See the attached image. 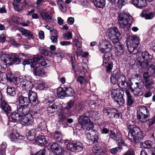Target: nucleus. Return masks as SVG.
<instances>
[{
    "label": "nucleus",
    "instance_id": "obj_1",
    "mask_svg": "<svg viewBox=\"0 0 155 155\" xmlns=\"http://www.w3.org/2000/svg\"><path fill=\"white\" fill-rule=\"evenodd\" d=\"M128 128L129 129L128 139L130 141L133 140L136 143L141 142L144 137L141 130L139 127L131 125H129Z\"/></svg>",
    "mask_w": 155,
    "mask_h": 155
},
{
    "label": "nucleus",
    "instance_id": "obj_2",
    "mask_svg": "<svg viewBox=\"0 0 155 155\" xmlns=\"http://www.w3.org/2000/svg\"><path fill=\"white\" fill-rule=\"evenodd\" d=\"M127 45L128 51L130 53L136 54L138 53V48L140 39L136 35L130 36L127 39Z\"/></svg>",
    "mask_w": 155,
    "mask_h": 155
},
{
    "label": "nucleus",
    "instance_id": "obj_3",
    "mask_svg": "<svg viewBox=\"0 0 155 155\" xmlns=\"http://www.w3.org/2000/svg\"><path fill=\"white\" fill-rule=\"evenodd\" d=\"M131 17L124 12H121L118 15V22L120 27L128 31L130 27L132 21L130 20Z\"/></svg>",
    "mask_w": 155,
    "mask_h": 155
},
{
    "label": "nucleus",
    "instance_id": "obj_4",
    "mask_svg": "<svg viewBox=\"0 0 155 155\" xmlns=\"http://www.w3.org/2000/svg\"><path fill=\"white\" fill-rule=\"evenodd\" d=\"M28 107H24L23 106L17 105V110L11 114V119L12 121L17 122L21 119V117L25 114L29 112Z\"/></svg>",
    "mask_w": 155,
    "mask_h": 155
},
{
    "label": "nucleus",
    "instance_id": "obj_5",
    "mask_svg": "<svg viewBox=\"0 0 155 155\" xmlns=\"http://www.w3.org/2000/svg\"><path fill=\"white\" fill-rule=\"evenodd\" d=\"M103 115L106 116L108 118L111 119H120L122 117V114L117 109L110 107H105L102 110Z\"/></svg>",
    "mask_w": 155,
    "mask_h": 155
},
{
    "label": "nucleus",
    "instance_id": "obj_6",
    "mask_svg": "<svg viewBox=\"0 0 155 155\" xmlns=\"http://www.w3.org/2000/svg\"><path fill=\"white\" fill-rule=\"evenodd\" d=\"M124 94V91L119 88L114 89L111 92V97L115 102L120 106L123 105L125 103V100L123 98Z\"/></svg>",
    "mask_w": 155,
    "mask_h": 155
},
{
    "label": "nucleus",
    "instance_id": "obj_7",
    "mask_svg": "<svg viewBox=\"0 0 155 155\" xmlns=\"http://www.w3.org/2000/svg\"><path fill=\"white\" fill-rule=\"evenodd\" d=\"M78 122L81 126V128L86 131L89 130L94 128L93 122L91 121L89 117L85 114L80 117L78 119Z\"/></svg>",
    "mask_w": 155,
    "mask_h": 155
},
{
    "label": "nucleus",
    "instance_id": "obj_8",
    "mask_svg": "<svg viewBox=\"0 0 155 155\" xmlns=\"http://www.w3.org/2000/svg\"><path fill=\"white\" fill-rule=\"evenodd\" d=\"M150 113L146 107L142 106L139 107L137 111V118L139 120L142 122L147 121Z\"/></svg>",
    "mask_w": 155,
    "mask_h": 155
},
{
    "label": "nucleus",
    "instance_id": "obj_9",
    "mask_svg": "<svg viewBox=\"0 0 155 155\" xmlns=\"http://www.w3.org/2000/svg\"><path fill=\"white\" fill-rule=\"evenodd\" d=\"M68 150L73 152H79L83 150V146L80 142L74 140L70 141L67 144Z\"/></svg>",
    "mask_w": 155,
    "mask_h": 155
},
{
    "label": "nucleus",
    "instance_id": "obj_10",
    "mask_svg": "<svg viewBox=\"0 0 155 155\" xmlns=\"http://www.w3.org/2000/svg\"><path fill=\"white\" fill-rule=\"evenodd\" d=\"M108 35L109 38L114 44L119 41V37L120 34L116 27L110 28L108 30Z\"/></svg>",
    "mask_w": 155,
    "mask_h": 155
},
{
    "label": "nucleus",
    "instance_id": "obj_11",
    "mask_svg": "<svg viewBox=\"0 0 155 155\" xmlns=\"http://www.w3.org/2000/svg\"><path fill=\"white\" fill-rule=\"evenodd\" d=\"M9 134L8 137L11 140L17 143H21L24 139V137L18 133L13 130L12 127H10L8 129Z\"/></svg>",
    "mask_w": 155,
    "mask_h": 155
},
{
    "label": "nucleus",
    "instance_id": "obj_12",
    "mask_svg": "<svg viewBox=\"0 0 155 155\" xmlns=\"http://www.w3.org/2000/svg\"><path fill=\"white\" fill-rule=\"evenodd\" d=\"M130 91L134 95H137L139 94L143 89V85L141 82H140L131 83H129L128 86Z\"/></svg>",
    "mask_w": 155,
    "mask_h": 155
},
{
    "label": "nucleus",
    "instance_id": "obj_13",
    "mask_svg": "<svg viewBox=\"0 0 155 155\" xmlns=\"http://www.w3.org/2000/svg\"><path fill=\"white\" fill-rule=\"evenodd\" d=\"M143 82L142 84H144L146 89L151 90L153 88V85L154 82L153 80L150 79V76L147 72H145L143 75Z\"/></svg>",
    "mask_w": 155,
    "mask_h": 155
},
{
    "label": "nucleus",
    "instance_id": "obj_14",
    "mask_svg": "<svg viewBox=\"0 0 155 155\" xmlns=\"http://www.w3.org/2000/svg\"><path fill=\"white\" fill-rule=\"evenodd\" d=\"M43 58V57L41 55H35L34 57L31 58H28L25 59L22 61V64L25 65L26 64H31V67H33L36 63V62L38 61Z\"/></svg>",
    "mask_w": 155,
    "mask_h": 155
},
{
    "label": "nucleus",
    "instance_id": "obj_15",
    "mask_svg": "<svg viewBox=\"0 0 155 155\" xmlns=\"http://www.w3.org/2000/svg\"><path fill=\"white\" fill-rule=\"evenodd\" d=\"M20 78L21 77L19 78L20 82L18 84L20 88L30 91L33 87V84L31 81L26 80H22Z\"/></svg>",
    "mask_w": 155,
    "mask_h": 155
},
{
    "label": "nucleus",
    "instance_id": "obj_16",
    "mask_svg": "<svg viewBox=\"0 0 155 155\" xmlns=\"http://www.w3.org/2000/svg\"><path fill=\"white\" fill-rule=\"evenodd\" d=\"M87 138L89 142L92 144L97 143L98 141L99 137L96 132L91 130L86 134Z\"/></svg>",
    "mask_w": 155,
    "mask_h": 155
},
{
    "label": "nucleus",
    "instance_id": "obj_17",
    "mask_svg": "<svg viewBox=\"0 0 155 155\" xmlns=\"http://www.w3.org/2000/svg\"><path fill=\"white\" fill-rule=\"evenodd\" d=\"M122 75L118 69H115L111 74L110 77L111 83L114 84H115L117 83L119 79Z\"/></svg>",
    "mask_w": 155,
    "mask_h": 155
},
{
    "label": "nucleus",
    "instance_id": "obj_18",
    "mask_svg": "<svg viewBox=\"0 0 155 155\" xmlns=\"http://www.w3.org/2000/svg\"><path fill=\"white\" fill-rule=\"evenodd\" d=\"M21 118L20 120L21 123L22 125L26 126L29 125L33 117L31 114L28 113L25 114Z\"/></svg>",
    "mask_w": 155,
    "mask_h": 155
},
{
    "label": "nucleus",
    "instance_id": "obj_19",
    "mask_svg": "<svg viewBox=\"0 0 155 155\" xmlns=\"http://www.w3.org/2000/svg\"><path fill=\"white\" fill-rule=\"evenodd\" d=\"M99 47V50L102 53L106 51H110L112 48L111 44L106 41H104L100 43Z\"/></svg>",
    "mask_w": 155,
    "mask_h": 155
},
{
    "label": "nucleus",
    "instance_id": "obj_20",
    "mask_svg": "<svg viewBox=\"0 0 155 155\" xmlns=\"http://www.w3.org/2000/svg\"><path fill=\"white\" fill-rule=\"evenodd\" d=\"M32 68H34L33 74L35 75L42 77L45 74L43 68L40 66V64L36 63Z\"/></svg>",
    "mask_w": 155,
    "mask_h": 155
},
{
    "label": "nucleus",
    "instance_id": "obj_21",
    "mask_svg": "<svg viewBox=\"0 0 155 155\" xmlns=\"http://www.w3.org/2000/svg\"><path fill=\"white\" fill-rule=\"evenodd\" d=\"M17 101L18 103V105L23 106L24 107H28V105L30 104L28 97H25L21 95L18 96Z\"/></svg>",
    "mask_w": 155,
    "mask_h": 155
},
{
    "label": "nucleus",
    "instance_id": "obj_22",
    "mask_svg": "<svg viewBox=\"0 0 155 155\" xmlns=\"http://www.w3.org/2000/svg\"><path fill=\"white\" fill-rule=\"evenodd\" d=\"M28 97L30 103H32L33 105H35L38 104L37 94L35 92L32 91L29 92Z\"/></svg>",
    "mask_w": 155,
    "mask_h": 155
},
{
    "label": "nucleus",
    "instance_id": "obj_23",
    "mask_svg": "<svg viewBox=\"0 0 155 155\" xmlns=\"http://www.w3.org/2000/svg\"><path fill=\"white\" fill-rule=\"evenodd\" d=\"M1 106L2 109L8 116V114L11 113L12 109L11 107L5 101H2L1 104Z\"/></svg>",
    "mask_w": 155,
    "mask_h": 155
},
{
    "label": "nucleus",
    "instance_id": "obj_24",
    "mask_svg": "<svg viewBox=\"0 0 155 155\" xmlns=\"http://www.w3.org/2000/svg\"><path fill=\"white\" fill-rule=\"evenodd\" d=\"M141 16L144 18L146 19H151L155 15V13L152 12L148 10H144L142 11L140 14Z\"/></svg>",
    "mask_w": 155,
    "mask_h": 155
},
{
    "label": "nucleus",
    "instance_id": "obj_25",
    "mask_svg": "<svg viewBox=\"0 0 155 155\" xmlns=\"http://www.w3.org/2000/svg\"><path fill=\"white\" fill-rule=\"evenodd\" d=\"M36 132V130L35 128H33L31 129H27L26 130V135L29 140L32 141L35 138Z\"/></svg>",
    "mask_w": 155,
    "mask_h": 155
},
{
    "label": "nucleus",
    "instance_id": "obj_26",
    "mask_svg": "<svg viewBox=\"0 0 155 155\" xmlns=\"http://www.w3.org/2000/svg\"><path fill=\"white\" fill-rule=\"evenodd\" d=\"M117 84H120L121 87L124 89H126L129 85V83L127 81L126 78L122 75L119 79Z\"/></svg>",
    "mask_w": 155,
    "mask_h": 155
},
{
    "label": "nucleus",
    "instance_id": "obj_27",
    "mask_svg": "<svg viewBox=\"0 0 155 155\" xmlns=\"http://www.w3.org/2000/svg\"><path fill=\"white\" fill-rule=\"evenodd\" d=\"M131 2L133 4L139 8L144 7L147 5L146 0H132Z\"/></svg>",
    "mask_w": 155,
    "mask_h": 155
},
{
    "label": "nucleus",
    "instance_id": "obj_28",
    "mask_svg": "<svg viewBox=\"0 0 155 155\" xmlns=\"http://www.w3.org/2000/svg\"><path fill=\"white\" fill-rule=\"evenodd\" d=\"M1 61L4 63L3 64L7 65L11 63V57L7 54H3L0 56Z\"/></svg>",
    "mask_w": 155,
    "mask_h": 155
},
{
    "label": "nucleus",
    "instance_id": "obj_29",
    "mask_svg": "<svg viewBox=\"0 0 155 155\" xmlns=\"http://www.w3.org/2000/svg\"><path fill=\"white\" fill-rule=\"evenodd\" d=\"M125 93L127 95V104L128 107H131L134 104V100L129 91L126 90Z\"/></svg>",
    "mask_w": 155,
    "mask_h": 155
},
{
    "label": "nucleus",
    "instance_id": "obj_30",
    "mask_svg": "<svg viewBox=\"0 0 155 155\" xmlns=\"http://www.w3.org/2000/svg\"><path fill=\"white\" fill-rule=\"evenodd\" d=\"M40 15L42 19L46 21L51 20L52 16V14L50 12L45 11L40 12Z\"/></svg>",
    "mask_w": 155,
    "mask_h": 155
},
{
    "label": "nucleus",
    "instance_id": "obj_31",
    "mask_svg": "<svg viewBox=\"0 0 155 155\" xmlns=\"http://www.w3.org/2000/svg\"><path fill=\"white\" fill-rule=\"evenodd\" d=\"M19 31L21 32L22 35L28 38H33L32 32L30 31L24 29L23 28H20Z\"/></svg>",
    "mask_w": 155,
    "mask_h": 155
},
{
    "label": "nucleus",
    "instance_id": "obj_32",
    "mask_svg": "<svg viewBox=\"0 0 155 155\" xmlns=\"http://www.w3.org/2000/svg\"><path fill=\"white\" fill-rule=\"evenodd\" d=\"M137 61L138 65L142 68H148L150 64L149 62L148 61L141 59V58H138Z\"/></svg>",
    "mask_w": 155,
    "mask_h": 155
},
{
    "label": "nucleus",
    "instance_id": "obj_33",
    "mask_svg": "<svg viewBox=\"0 0 155 155\" xmlns=\"http://www.w3.org/2000/svg\"><path fill=\"white\" fill-rule=\"evenodd\" d=\"M115 54L116 56L120 57L123 55L124 52L123 46L122 45H118L115 46Z\"/></svg>",
    "mask_w": 155,
    "mask_h": 155
},
{
    "label": "nucleus",
    "instance_id": "obj_34",
    "mask_svg": "<svg viewBox=\"0 0 155 155\" xmlns=\"http://www.w3.org/2000/svg\"><path fill=\"white\" fill-rule=\"evenodd\" d=\"M58 104L54 102H51L49 104V107L47 108L48 110L51 111V113H54L58 109Z\"/></svg>",
    "mask_w": 155,
    "mask_h": 155
},
{
    "label": "nucleus",
    "instance_id": "obj_35",
    "mask_svg": "<svg viewBox=\"0 0 155 155\" xmlns=\"http://www.w3.org/2000/svg\"><path fill=\"white\" fill-rule=\"evenodd\" d=\"M109 51H105V52L104 54V59L102 64L103 66H104V64H106L107 62L111 61V59H110L111 56V54L109 52Z\"/></svg>",
    "mask_w": 155,
    "mask_h": 155
},
{
    "label": "nucleus",
    "instance_id": "obj_36",
    "mask_svg": "<svg viewBox=\"0 0 155 155\" xmlns=\"http://www.w3.org/2000/svg\"><path fill=\"white\" fill-rule=\"evenodd\" d=\"M142 58L141 59L145 61H147L149 59L152 60L153 58V57L152 55L150 54L147 51H144L141 54Z\"/></svg>",
    "mask_w": 155,
    "mask_h": 155
},
{
    "label": "nucleus",
    "instance_id": "obj_37",
    "mask_svg": "<svg viewBox=\"0 0 155 155\" xmlns=\"http://www.w3.org/2000/svg\"><path fill=\"white\" fill-rule=\"evenodd\" d=\"M94 5L98 8H103L105 6V0H94Z\"/></svg>",
    "mask_w": 155,
    "mask_h": 155
},
{
    "label": "nucleus",
    "instance_id": "obj_38",
    "mask_svg": "<svg viewBox=\"0 0 155 155\" xmlns=\"http://www.w3.org/2000/svg\"><path fill=\"white\" fill-rule=\"evenodd\" d=\"M57 2L61 11L64 13L65 12L67 11V8L64 2L62 0H59L57 1Z\"/></svg>",
    "mask_w": 155,
    "mask_h": 155
},
{
    "label": "nucleus",
    "instance_id": "obj_39",
    "mask_svg": "<svg viewBox=\"0 0 155 155\" xmlns=\"http://www.w3.org/2000/svg\"><path fill=\"white\" fill-rule=\"evenodd\" d=\"M6 93L8 95L14 96L15 95V88L10 86H7L6 88Z\"/></svg>",
    "mask_w": 155,
    "mask_h": 155
},
{
    "label": "nucleus",
    "instance_id": "obj_40",
    "mask_svg": "<svg viewBox=\"0 0 155 155\" xmlns=\"http://www.w3.org/2000/svg\"><path fill=\"white\" fill-rule=\"evenodd\" d=\"M7 144L5 142H3L0 145V155H6Z\"/></svg>",
    "mask_w": 155,
    "mask_h": 155
},
{
    "label": "nucleus",
    "instance_id": "obj_41",
    "mask_svg": "<svg viewBox=\"0 0 155 155\" xmlns=\"http://www.w3.org/2000/svg\"><path fill=\"white\" fill-rule=\"evenodd\" d=\"M64 89L65 91L66 96H72L74 94V90L71 87H64Z\"/></svg>",
    "mask_w": 155,
    "mask_h": 155
},
{
    "label": "nucleus",
    "instance_id": "obj_42",
    "mask_svg": "<svg viewBox=\"0 0 155 155\" xmlns=\"http://www.w3.org/2000/svg\"><path fill=\"white\" fill-rule=\"evenodd\" d=\"M22 55V54H20L18 56L16 54H15L13 56V58H12L11 57V63L12 64H18L21 61L20 58H19V56Z\"/></svg>",
    "mask_w": 155,
    "mask_h": 155
},
{
    "label": "nucleus",
    "instance_id": "obj_43",
    "mask_svg": "<svg viewBox=\"0 0 155 155\" xmlns=\"http://www.w3.org/2000/svg\"><path fill=\"white\" fill-rule=\"evenodd\" d=\"M148 74L150 76H153L155 75V65L154 64H150L148 68Z\"/></svg>",
    "mask_w": 155,
    "mask_h": 155
},
{
    "label": "nucleus",
    "instance_id": "obj_44",
    "mask_svg": "<svg viewBox=\"0 0 155 155\" xmlns=\"http://www.w3.org/2000/svg\"><path fill=\"white\" fill-rule=\"evenodd\" d=\"M35 140L37 143L41 144H45L46 143V139L44 136H38L35 139Z\"/></svg>",
    "mask_w": 155,
    "mask_h": 155
},
{
    "label": "nucleus",
    "instance_id": "obj_45",
    "mask_svg": "<svg viewBox=\"0 0 155 155\" xmlns=\"http://www.w3.org/2000/svg\"><path fill=\"white\" fill-rule=\"evenodd\" d=\"M105 67L106 68V72L107 73L110 72L113 67V63L111 61L107 62L106 64H104Z\"/></svg>",
    "mask_w": 155,
    "mask_h": 155
},
{
    "label": "nucleus",
    "instance_id": "obj_46",
    "mask_svg": "<svg viewBox=\"0 0 155 155\" xmlns=\"http://www.w3.org/2000/svg\"><path fill=\"white\" fill-rule=\"evenodd\" d=\"M38 127L39 130L43 132H45L47 130L46 122L45 121L40 123L38 125Z\"/></svg>",
    "mask_w": 155,
    "mask_h": 155
},
{
    "label": "nucleus",
    "instance_id": "obj_47",
    "mask_svg": "<svg viewBox=\"0 0 155 155\" xmlns=\"http://www.w3.org/2000/svg\"><path fill=\"white\" fill-rule=\"evenodd\" d=\"M57 94L60 97L66 96L65 91L64 88L58 87L57 90Z\"/></svg>",
    "mask_w": 155,
    "mask_h": 155
},
{
    "label": "nucleus",
    "instance_id": "obj_48",
    "mask_svg": "<svg viewBox=\"0 0 155 155\" xmlns=\"http://www.w3.org/2000/svg\"><path fill=\"white\" fill-rule=\"evenodd\" d=\"M117 142L118 147L122 149V147L125 146L126 145L125 144L124 140L121 137H118L116 140Z\"/></svg>",
    "mask_w": 155,
    "mask_h": 155
},
{
    "label": "nucleus",
    "instance_id": "obj_49",
    "mask_svg": "<svg viewBox=\"0 0 155 155\" xmlns=\"http://www.w3.org/2000/svg\"><path fill=\"white\" fill-rule=\"evenodd\" d=\"M6 77L7 80L10 82L15 83L16 81L15 78L12 74L8 73L6 74Z\"/></svg>",
    "mask_w": 155,
    "mask_h": 155
},
{
    "label": "nucleus",
    "instance_id": "obj_50",
    "mask_svg": "<svg viewBox=\"0 0 155 155\" xmlns=\"http://www.w3.org/2000/svg\"><path fill=\"white\" fill-rule=\"evenodd\" d=\"M69 117L68 115H67L64 113H60L59 114V118L61 122H65L67 119Z\"/></svg>",
    "mask_w": 155,
    "mask_h": 155
},
{
    "label": "nucleus",
    "instance_id": "obj_51",
    "mask_svg": "<svg viewBox=\"0 0 155 155\" xmlns=\"http://www.w3.org/2000/svg\"><path fill=\"white\" fill-rule=\"evenodd\" d=\"M54 138L57 142H60L62 138L61 134L58 131H55L54 133Z\"/></svg>",
    "mask_w": 155,
    "mask_h": 155
},
{
    "label": "nucleus",
    "instance_id": "obj_52",
    "mask_svg": "<svg viewBox=\"0 0 155 155\" xmlns=\"http://www.w3.org/2000/svg\"><path fill=\"white\" fill-rule=\"evenodd\" d=\"M153 144V143L151 141L147 140L142 143V145L144 148H149L151 147Z\"/></svg>",
    "mask_w": 155,
    "mask_h": 155
},
{
    "label": "nucleus",
    "instance_id": "obj_53",
    "mask_svg": "<svg viewBox=\"0 0 155 155\" xmlns=\"http://www.w3.org/2000/svg\"><path fill=\"white\" fill-rule=\"evenodd\" d=\"M53 35L51 36L50 39L53 43L56 42L58 41V36L57 31L53 29Z\"/></svg>",
    "mask_w": 155,
    "mask_h": 155
},
{
    "label": "nucleus",
    "instance_id": "obj_54",
    "mask_svg": "<svg viewBox=\"0 0 155 155\" xmlns=\"http://www.w3.org/2000/svg\"><path fill=\"white\" fill-rule=\"evenodd\" d=\"M88 113L91 114L89 115V117L92 118H94L95 119H98L99 118V115L97 112L95 111H91L90 112H88Z\"/></svg>",
    "mask_w": 155,
    "mask_h": 155
},
{
    "label": "nucleus",
    "instance_id": "obj_55",
    "mask_svg": "<svg viewBox=\"0 0 155 155\" xmlns=\"http://www.w3.org/2000/svg\"><path fill=\"white\" fill-rule=\"evenodd\" d=\"M77 81L80 84H84L86 83L87 80L85 77L81 75H79Z\"/></svg>",
    "mask_w": 155,
    "mask_h": 155
},
{
    "label": "nucleus",
    "instance_id": "obj_56",
    "mask_svg": "<svg viewBox=\"0 0 155 155\" xmlns=\"http://www.w3.org/2000/svg\"><path fill=\"white\" fill-rule=\"evenodd\" d=\"M39 52L41 54L45 56L49 55V51H48L42 47H40L39 48Z\"/></svg>",
    "mask_w": 155,
    "mask_h": 155
},
{
    "label": "nucleus",
    "instance_id": "obj_57",
    "mask_svg": "<svg viewBox=\"0 0 155 155\" xmlns=\"http://www.w3.org/2000/svg\"><path fill=\"white\" fill-rule=\"evenodd\" d=\"M63 36L65 40H69L72 38V35L71 32L69 31L67 33L63 34Z\"/></svg>",
    "mask_w": 155,
    "mask_h": 155
},
{
    "label": "nucleus",
    "instance_id": "obj_58",
    "mask_svg": "<svg viewBox=\"0 0 155 155\" xmlns=\"http://www.w3.org/2000/svg\"><path fill=\"white\" fill-rule=\"evenodd\" d=\"M126 4V2L125 0H118L117 3V6L119 8L121 9Z\"/></svg>",
    "mask_w": 155,
    "mask_h": 155
},
{
    "label": "nucleus",
    "instance_id": "obj_59",
    "mask_svg": "<svg viewBox=\"0 0 155 155\" xmlns=\"http://www.w3.org/2000/svg\"><path fill=\"white\" fill-rule=\"evenodd\" d=\"M49 61L47 59H43L39 63L37 64H40V66H47L48 64L49 63Z\"/></svg>",
    "mask_w": 155,
    "mask_h": 155
},
{
    "label": "nucleus",
    "instance_id": "obj_60",
    "mask_svg": "<svg viewBox=\"0 0 155 155\" xmlns=\"http://www.w3.org/2000/svg\"><path fill=\"white\" fill-rule=\"evenodd\" d=\"M19 4H13L12 5L13 6L15 9L18 12L21 11L22 10V7L19 5Z\"/></svg>",
    "mask_w": 155,
    "mask_h": 155
},
{
    "label": "nucleus",
    "instance_id": "obj_61",
    "mask_svg": "<svg viewBox=\"0 0 155 155\" xmlns=\"http://www.w3.org/2000/svg\"><path fill=\"white\" fill-rule=\"evenodd\" d=\"M110 137L114 140H116L117 139L115 133L113 130L110 131V133L109 134Z\"/></svg>",
    "mask_w": 155,
    "mask_h": 155
},
{
    "label": "nucleus",
    "instance_id": "obj_62",
    "mask_svg": "<svg viewBox=\"0 0 155 155\" xmlns=\"http://www.w3.org/2000/svg\"><path fill=\"white\" fill-rule=\"evenodd\" d=\"M123 155H135L134 151L133 149H129Z\"/></svg>",
    "mask_w": 155,
    "mask_h": 155
},
{
    "label": "nucleus",
    "instance_id": "obj_63",
    "mask_svg": "<svg viewBox=\"0 0 155 155\" xmlns=\"http://www.w3.org/2000/svg\"><path fill=\"white\" fill-rule=\"evenodd\" d=\"M120 149H121L119 147H117L111 149L110 150V152L112 154H115L117 153L118 151Z\"/></svg>",
    "mask_w": 155,
    "mask_h": 155
},
{
    "label": "nucleus",
    "instance_id": "obj_64",
    "mask_svg": "<svg viewBox=\"0 0 155 155\" xmlns=\"http://www.w3.org/2000/svg\"><path fill=\"white\" fill-rule=\"evenodd\" d=\"M51 147L52 150H59V146L56 143H53L51 146Z\"/></svg>",
    "mask_w": 155,
    "mask_h": 155
}]
</instances>
